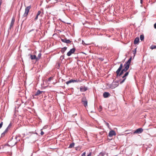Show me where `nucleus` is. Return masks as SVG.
Here are the masks:
<instances>
[{
	"instance_id": "obj_18",
	"label": "nucleus",
	"mask_w": 156,
	"mask_h": 156,
	"mask_svg": "<svg viewBox=\"0 0 156 156\" xmlns=\"http://www.w3.org/2000/svg\"><path fill=\"white\" fill-rule=\"evenodd\" d=\"M74 144H75L73 143L71 144H70V145H69V148H71L73 147L74 146Z\"/></svg>"
},
{
	"instance_id": "obj_10",
	"label": "nucleus",
	"mask_w": 156,
	"mask_h": 156,
	"mask_svg": "<svg viewBox=\"0 0 156 156\" xmlns=\"http://www.w3.org/2000/svg\"><path fill=\"white\" fill-rule=\"evenodd\" d=\"M61 41L62 42L65 43H66L67 44L70 43L71 42V41L69 40H67L66 39H61Z\"/></svg>"
},
{
	"instance_id": "obj_32",
	"label": "nucleus",
	"mask_w": 156,
	"mask_h": 156,
	"mask_svg": "<svg viewBox=\"0 0 156 156\" xmlns=\"http://www.w3.org/2000/svg\"><path fill=\"white\" fill-rule=\"evenodd\" d=\"M44 134V132L42 131H41V135H43Z\"/></svg>"
},
{
	"instance_id": "obj_7",
	"label": "nucleus",
	"mask_w": 156,
	"mask_h": 156,
	"mask_svg": "<svg viewBox=\"0 0 156 156\" xmlns=\"http://www.w3.org/2000/svg\"><path fill=\"white\" fill-rule=\"evenodd\" d=\"M143 129L141 128H138L133 133L135 134L136 133L139 134L141 133L143 131Z\"/></svg>"
},
{
	"instance_id": "obj_9",
	"label": "nucleus",
	"mask_w": 156,
	"mask_h": 156,
	"mask_svg": "<svg viewBox=\"0 0 156 156\" xmlns=\"http://www.w3.org/2000/svg\"><path fill=\"white\" fill-rule=\"evenodd\" d=\"M129 64H127L126 63H125L124 65V66L125 67V68L124 69V70H125L126 71L128 69L129 66Z\"/></svg>"
},
{
	"instance_id": "obj_13",
	"label": "nucleus",
	"mask_w": 156,
	"mask_h": 156,
	"mask_svg": "<svg viewBox=\"0 0 156 156\" xmlns=\"http://www.w3.org/2000/svg\"><path fill=\"white\" fill-rule=\"evenodd\" d=\"M139 41V38L138 37H136L134 40V43L135 44H137Z\"/></svg>"
},
{
	"instance_id": "obj_5",
	"label": "nucleus",
	"mask_w": 156,
	"mask_h": 156,
	"mask_svg": "<svg viewBox=\"0 0 156 156\" xmlns=\"http://www.w3.org/2000/svg\"><path fill=\"white\" fill-rule=\"evenodd\" d=\"M75 51V48H73L70 50L67 53V55L69 56H70Z\"/></svg>"
},
{
	"instance_id": "obj_24",
	"label": "nucleus",
	"mask_w": 156,
	"mask_h": 156,
	"mask_svg": "<svg viewBox=\"0 0 156 156\" xmlns=\"http://www.w3.org/2000/svg\"><path fill=\"white\" fill-rule=\"evenodd\" d=\"M8 127H7L6 128V129H5V131L3 133H2V136L3 135H4L5 133H6L8 130Z\"/></svg>"
},
{
	"instance_id": "obj_20",
	"label": "nucleus",
	"mask_w": 156,
	"mask_h": 156,
	"mask_svg": "<svg viewBox=\"0 0 156 156\" xmlns=\"http://www.w3.org/2000/svg\"><path fill=\"white\" fill-rule=\"evenodd\" d=\"M131 58L128 60V61L126 63L127 64H128L130 65L131 62Z\"/></svg>"
},
{
	"instance_id": "obj_38",
	"label": "nucleus",
	"mask_w": 156,
	"mask_h": 156,
	"mask_svg": "<svg viewBox=\"0 0 156 156\" xmlns=\"http://www.w3.org/2000/svg\"><path fill=\"white\" fill-rule=\"evenodd\" d=\"M2 3V0H0V6L1 5Z\"/></svg>"
},
{
	"instance_id": "obj_35",
	"label": "nucleus",
	"mask_w": 156,
	"mask_h": 156,
	"mask_svg": "<svg viewBox=\"0 0 156 156\" xmlns=\"http://www.w3.org/2000/svg\"><path fill=\"white\" fill-rule=\"evenodd\" d=\"M91 153H90L87 156H91Z\"/></svg>"
},
{
	"instance_id": "obj_22",
	"label": "nucleus",
	"mask_w": 156,
	"mask_h": 156,
	"mask_svg": "<svg viewBox=\"0 0 156 156\" xmlns=\"http://www.w3.org/2000/svg\"><path fill=\"white\" fill-rule=\"evenodd\" d=\"M105 154V152H101L99 154L98 156H104Z\"/></svg>"
},
{
	"instance_id": "obj_16",
	"label": "nucleus",
	"mask_w": 156,
	"mask_h": 156,
	"mask_svg": "<svg viewBox=\"0 0 156 156\" xmlns=\"http://www.w3.org/2000/svg\"><path fill=\"white\" fill-rule=\"evenodd\" d=\"M15 22V20L14 19H12V20L11 22L10 25V28H11V27H12L13 26L14 23Z\"/></svg>"
},
{
	"instance_id": "obj_25",
	"label": "nucleus",
	"mask_w": 156,
	"mask_h": 156,
	"mask_svg": "<svg viewBox=\"0 0 156 156\" xmlns=\"http://www.w3.org/2000/svg\"><path fill=\"white\" fill-rule=\"evenodd\" d=\"M41 53H40L38 54V56L37 57V58H38V60L40 58V57H41Z\"/></svg>"
},
{
	"instance_id": "obj_21",
	"label": "nucleus",
	"mask_w": 156,
	"mask_h": 156,
	"mask_svg": "<svg viewBox=\"0 0 156 156\" xmlns=\"http://www.w3.org/2000/svg\"><path fill=\"white\" fill-rule=\"evenodd\" d=\"M150 48L151 49L156 48V46L153 45H151L150 47Z\"/></svg>"
},
{
	"instance_id": "obj_17",
	"label": "nucleus",
	"mask_w": 156,
	"mask_h": 156,
	"mask_svg": "<svg viewBox=\"0 0 156 156\" xmlns=\"http://www.w3.org/2000/svg\"><path fill=\"white\" fill-rule=\"evenodd\" d=\"M67 48L66 47H64L61 50V51L62 53H64L65 51L66 50Z\"/></svg>"
},
{
	"instance_id": "obj_28",
	"label": "nucleus",
	"mask_w": 156,
	"mask_h": 156,
	"mask_svg": "<svg viewBox=\"0 0 156 156\" xmlns=\"http://www.w3.org/2000/svg\"><path fill=\"white\" fill-rule=\"evenodd\" d=\"M41 11H39L37 12V15L38 16L39 15H40V14H41Z\"/></svg>"
},
{
	"instance_id": "obj_40",
	"label": "nucleus",
	"mask_w": 156,
	"mask_h": 156,
	"mask_svg": "<svg viewBox=\"0 0 156 156\" xmlns=\"http://www.w3.org/2000/svg\"><path fill=\"white\" fill-rule=\"evenodd\" d=\"M55 1H56V2H57V0H55Z\"/></svg>"
},
{
	"instance_id": "obj_11",
	"label": "nucleus",
	"mask_w": 156,
	"mask_h": 156,
	"mask_svg": "<svg viewBox=\"0 0 156 156\" xmlns=\"http://www.w3.org/2000/svg\"><path fill=\"white\" fill-rule=\"evenodd\" d=\"M30 58L32 60L36 59V61L38 60V58H37V57H36V56L35 55H31L30 56Z\"/></svg>"
},
{
	"instance_id": "obj_23",
	"label": "nucleus",
	"mask_w": 156,
	"mask_h": 156,
	"mask_svg": "<svg viewBox=\"0 0 156 156\" xmlns=\"http://www.w3.org/2000/svg\"><path fill=\"white\" fill-rule=\"evenodd\" d=\"M140 39L141 41H143L144 40V36L143 35H141L140 36Z\"/></svg>"
},
{
	"instance_id": "obj_33",
	"label": "nucleus",
	"mask_w": 156,
	"mask_h": 156,
	"mask_svg": "<svg viewBox=\"0 0 156 156\" xmlns=\"http://www.w3.org/2000/svg\"><path fill=\"white\" fill-rule=\"evenodd\" d=\"M154 27L156 29V23L154 24Z\"/></svg>"
},
{
	"instance_id": "obj_8",
	"label": "nucleus",
	"mask_w": 156,
	"mask_h": 156,
	"mask_svg": "<svg viewBox=\"0 0 156 156\" xmlns=\"http://www.w3.org/2000/svg\"><path fill=\"white\" fill-rule=\"evenodd\" d=\"M116 135V133L113 130H112L110 131L109 134L108 136L109 137H112L113 135Z\"/></svg>"
},
{
	"instance_id": "obj_31",
	"label": "nucleus",
	"mask_w": 156,
	"mask_h": 156,
	"mask_svg": "<svg viewBox=\"0 0 156 156\" xmlns=\"http://www.w3.org/2000/svg\"><path fill=\"white\" fill-rule=\"evenodd\" d=\"M86 152H84L82 154V156H86Z\"/></svg>"
},
{
	"instance_id": "obj_27",
	"label": "nucleus",
	"mask_w": 156,
	"mask_h": 156,
	"mask_svg": "<svg viewBox=\"0 0 156 156\" xmlns=\"http://www.w3.org/2000/svg\"><path fill=\"white\" fill-rule=\"evenodd\" d=\"M136 52V48H135L134 50L133 51V53L135 55V54Z\"/></svg>"
},
{
	"instance_id": "obj_1",
	"label": "nucleus",
	"mask_w": 156,
	"mask_h": 156,
	"mask_svg": "<svg viewBox=\"0 0 156 156\" xmlns=\"http://www.w3.org/2000/svg\"><path fill=\"white\" fill-rule=\"evenodd\" d=\"M122 64H121L120 65L119 67L116 71L117 76H120L124 72H126L125 70H124V69H123L120 72V71L122 70Z\"/></svg>"
},
{
	"instance_id": "obj_36",
	"label": "nucleus",
	"mask_w": 156,
	"mask_h": 156,
	"mask_svg": "<svg viewBox=\"0 0 156 156\" xmlns=\"http://www.w3.org/2000/svg\"><path fill=\"white\" fill-rule=\"evenodd\" d=\"M106 125L108 126V127H109V124L108 123H106Z\"/></svg>"
},
{
	"instance_id": "obj_34",
	"label": "nucleus",
	"mask_w": 156,
	"mask_h": 156,
	"mask_svg": "<svg viewBox=\"0 0 156 156\" xmlns=\"http://www.w3.org/2000/svg\"><path fill=\"white\" fill-rule=\"evenodd\" d=\"M38 16L37 15L36 17H35V20H36L37 19Z\"/></svg>"
},
{
	"instance_id": "obj_3",
	"label": "nucleus",
	"mask_w": 156,
	"mask_h": 156,
	"mask_svg": "<svg viewBox=\"0 0 156 156\" xmlns=\"http://www.w3.org/2000/svg\"><path fill=\"white\" fill-rule=\"evenodd\" d=\"M31 8V6H27V7L25 9V12L23 15V17H26L28 15V14L29 13V11L30 10V9Z\"/></svg>"
},
{
	"instance_id": "obj_30",
	"label": "nucleus",
	"mask_w": 156,
	"mask_h": 156,
	"mask_svg": "<svg viewBox=\"0 0 156 156\" xmlns=\"http://www.w3.org/2000/svg\"><path fill=\"white\" fill-rule=\"evenodd\" d=\"M52 78L51 77H49L48 79V81H50L52 80Z\"/></svg>"
},
{
	"instance_id": "obj_19",
	"label": "nucleus",
	"mask_w": 156,
	"mask_h": 156,
	"mask_svg": "<svg viewBox=\"0 0 156 156\" xmlns=\"http://www.w3.org/2000/svg\"><path fill=\"white\" fill-rule=\"evenodd\" d=\"M42 92L40 91V90H38L37 92L35 93V96H37V95H38L39 94H40L41 92Z\"/></svg>"
},
{
	"instance_id": "obj_12",
	"label": "nucleus",
	"mask_w": 156,
	"mask_h": 156,
	"mask_svg": "<svg viewBox=\"0 0 156 156\" xmlns=\"http://www.w3.org/2000/svg\"><path fill=\"white\" fill-rule=\"evenodd\" d=\"M109 95L110 94L109 93L107 92H104L103 94V97L105 98H107L108 97Z\"/></svg>"
},
{
	"instance_id": "obj_14",
	"label": "nucleus",
	"mask_w": 156,
	"mask_h": 156,
	"mask_svg": "<svg viewBox=\"0 0 156 156\" xmlns=\"http://www.w3.org/2000/svg\"><path fill=\"white\" fill-rule=\"evenodd\" d=\"M87 89L86 87H80V90L81 91L84 92L85 91L87 90Z\"/></svg>"
},
{
	"instance_id": "obj_37",
	"label": "nucleus",
	"mask_w": 156,
	"mask_h": 156,
	"mask_svg": "<svg viewBox=\"0 0 156 156\" xmlns=\"http://www.w3.org/2000/svg\"><path fill=\"white\" fill-rule=\"evenodd\" d=\"M11 126V124H10L7 127H8L9 128V127H10Z\"/></svg>"
},
{
	"instance_id": "obj_26",
	"label": "nucleus",
	"mask_w": 156,
	"mask_h": 156,
	"mask_svg": "<svg viewBox=\"0 0 156 156\" xmlns=\"http://www.w3.org/2000/svg\"><path fill=\"white\" fill-rule=\"evenodd\" d=\"M3 124V122H1V123H0V129H1L2 128Z\"/></svg>"
},
{
	"instance_id": "obj_2",
	"label": "nucleus",
	"mask_w": 156,
	"mask_h": 156,
	"mask_svg": "<svg viewBox=\"0 0 156 156\" xmlns=\"http://www.w3.org/2000/svg\"><path fill=\"white\" fill-rule=\"evenodd\" d=\"M119 85V83L117 82H113L112 83L109 85V87L112 89H114L117 87Z\"/></svg>"
},
{
	"instance_id": "obj_4",
	"label": "nucleus",
	"mask_w": 156,
	"mask_h": 156,
	"mask_svg": "<svg viewBox=\"0 0 156 156\" xmlns=\"http://www.w3.org/2000/svg\"><path fill=\"white\" fill-rule=\"evenodd\" d=\"M129 73V72H126L124 74V75L122 76V78L123 79V80L120 82L121 83H122L124 82L125 81V80L126 79V76H127L128 75Z\"/></svg>"
},
{
	"instance_id": "obj_15",
	"label": "nucleus",
	"mask_w": 156,
	"mask_h": 156,
	"mask_svg": "<svg viewBox=\"0 0 156 156\" xmlns=\"http://www.w3.org/2000/svg\"><path fill=\"white\" fill-rule=\"evenodd\" d=\"M77 80H70L66 82V84H68L69 83H71L72 82H77Z\"/></svg>"
},
{
	"instance_id": "obj_6",
	"label": "nucleus",
	"mask_w": 156,
	"mask_h": 156,
	"mask_svg": "<svg viewBox=\"0 0 156 156\" xmlns=\"http://www.w3.org/2000/svg\"><path fill=\"white\" fill-rule=\"evenodd\" d=\"M82 102H83L84 105L85 107L87 106V101L85 97L83 98L82 99Z\"/></svg>"
},
{
	"instance_id": "obj_29",
	"label": "nucleus",
	"mask_w": 156,
	"mask_h": 156,
	"mask_svg": "<svg viewBox=\"0 0 156 156\" xmlns=\"http://www.w3.org/2000/svg\"><path fill=\"white\" fill-rule=\"evenodd\" d=\"M82 44H83V45H87V44H86L84 42V41H82Z\"/></svg>"
},
{
	"instance_id": "obj_39",
	"label": "nucleus",
	"mask_w": 156,
	"mask_h": 156,
	"mask_svg": "<svg viewBox=\"0 0 156 156\" xmlns=\"http://www.w3.org/2000/svg\"><path fill=\"white\" fill-rule=\"evenodd\" d=\"M142 0H140V3L142 4Z\"/></svg>"
}]
</instances>
